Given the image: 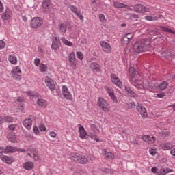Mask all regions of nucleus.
<instances>
[{"label": "nucleus", "mask_w": 175, "mask_h": 175, "mask_svg": "<svg viewBox=\"0 0 175 175\" xmlns=\"http://www.w3.org/2000/svg\"><path fill=\"white\" fill-rule=\"evenodd\" d=\"M19 73H21V69H20V67L17 66L14 68L11 71L12 77H13L14 80H21V75H19Z\"/></svg>", "instance_id": "nucleus-8"}, {"label": "nucleus", "mask_w": 175, "mask_h": 175, "mask_svg": "<svg viewBox=\"0 0 175 175\" xmlns=\"http://www.w3.org/2000/svg\"><path fill=\"white\" fill-rule=\"evenodd\" d=\"M33 132H34L36 135H39V129L38 128V126H33Z\"/></svg>", "instance_id": "nucleus-53"}, {"label": "nucleus", "mask_w": 175, "mask_h": 175, "mask_svg": "<svg viewBox=\"0 0 175 175\" xmlns=\"http://www.w3.org/2000/svg\"><path fill=\"white\" fill-rule=\"evenodd\" d=\"M158 175H166V170L161 168L159 171L157 172Z\"/></svg>", "instance_id": "nucleus-47"}, {"label": "nucleus", "mask_w": 175, "mask_h": 175, "mask_svg": "<svg viewBox=\"0 0 175 175\" xmlns=\"http://www.w3.org/2000/svg\"><path fill=\"white\" fill-rule=\"evenodd\" d=\"M99 19H100V21H105V15L103 14H101L99 15Z\"/></svg>", "instance_id": "nucleus-60"}, {"label": "nucleus", "mask_w": 175, "mask_h": 175, "mask_svg": "<svg viewBox=\"0 0 175 175\" xmlns=\"http://www.w3.org/2000/svg\"><path fill=\"white\" fill-rule=\"evenodd\" d=\"M113 6H114V8H123L124 3L115 1V2L113 3Z\"/></svg>", "instance_id": "nucleus-43"}, {"label": "nucleus", "mask_w": 175, "mask_h": 175, "mask_svg": "<svg viewBox=\"0 0 175 175\" xmlns=\"http://www.w3.org/2000/svg\"><path fill=\"white\" fill-rule=\"evenodd\" d=\"M39 64H40V59H34V65H36V66H39Z\"/></svg>", "instance_id": "nucleus-56"}, {"label": "nucleus", "mask_w": 175, "mask_h": 175, "mask_svg": "<svg viewBox=\"0 0 175 175\" xmlns=\"http://www.w3.org/2000/svg\"><path fill=\"white\" fill-rule=\"evenodd\" d=\"M129 73L131 77L130 81L134 83L137 88H143V85H142V82L137 79V76H139V72L135 69V67H130Z\"/></svg>", "instance_id": "nucleus-2"}, {"label": "nucleus", "mask_w": 175, "mask_h": 175, "mask_svg": "<svg viewBox=\"0 0 175 175\" xmlns=\"http://www.w3.org/2000/svg\"><path fill=\"white\" fill-rule=\"evenodd\" d=\"M66 29H67L66 24L59 23L58 25V31L60 33H66Z\"/></svg>", "instance_id": "nucleus-20"}, {"label": "nucleus", "mask_w": 175, "mask_h": 175, "mask_svg": "<svg viewBox=\"0 0 175 175\" xmlns=\"http://www.w3.org/2000/svg\"><path fill=\"white\" fill-rule=\"evenodd\" d=\"M161 31H163L164 32H169L170 33H172L173 35L175 34V31L169 29L168 27H165V26H162L161 27Z\"/></svg>", "instance_id": "nucleus-32"}, {"label": "nucleus", "mask_w": 175, "mask_h": 175, "mask_svg": "<svg viewBox=\"0 0 175 175\" xmlns=\"http://www.w3.org/2000/svg\"><path fill=\"white\" fill-rule=\"evenodd\" d=\"M152 35H154V36H156L154 38V39H158V38H162V36L161 34L158 33V32H157V31L153 33Z\"/></svg>", "instance_id": "nucleus-59"}, {"label": "nucleus", "mask_w": 175, "mask_h": 175, "mask_svg": "<svg viewBox=\"0 0 175 175\" xmlns=\"http://www.w3.org/2000/svg\"><path fill=\"white\" fill-rule=\"evenodd\" d=\"M40 72H47V66L43 64H41L40 65Z\"/></svg>", "instance_id": "nucleus-41"}, {"label": "nucleus", "mask_w": 175, "mask_h": 175, "mask_svg": "<svg viewBox=\"0 0 175 175\" xmlns=\"http://www.w3.org/2000/svg\"><path fill=\"white\" fill-rule=\"evenodd\" d=\"M37 105H38V106H40L41 107H47V102H46L44 99H38L37 100Z\"/></svg>", "instance_id": "nucleus-27"}, {"label": "nucleus", "mask_w": 175, "mask_h": 175, "mask_svg": "<svg viewBox=\"0 0 175 175\" xmlns=\"http://www.w3.org/2000/svg\"><path fill=\"white\" fill-rule=\"evenodd\" d=\"M8 61L12 65H16L17 64V57H16V55H10Z\"/></svg>", "instance_id": "nucleus-23"}, {"label": "nucleus", "mask_w": 175, "mask_h": 175, "mask_svg": "<svg viewBox=\"0 0 175 175\" xmlns=\"http://www.w3.org/2000/svg\"><path fill=\"white\" fill-rule=\"evenodd\" d=\"M160 147H161V150H164V151H166L167 150H172L173 148V145L170 142H165L161 144L160 145Z\"/></svg>", "instance_id": "nucleus-16"}, {"label": "nucleus", "mask_w": 175, "mask_h": 175, "mask_svg": "<svg viewBox=\"0 0 175 175\" xmlns=\"http://www.w3.org/2000/svg\"><path fill=\"white\" fill-rule=\"evenodd\" d=\"M156 140H157V138L155 137H154L153 135H149L148 143H150V144L155 143Z\"/></svg>", "instance_id": "nucleus-42"}, {"label": "nucleus", "mask_w": 175, "mask_h": 175, "mask_svg": "<svg viewBox=\"0 0 175 175\" xmlns=\"http://www.w3.org/2000/svg\"><path fill=\"white\" fill-rule=\"evenodd\" d=\"M42 24H43V19L40 17L33 18L30 23L31 28H34V29L42 27Z\"/></svg>", "instance_id": "nucleus-5"}, {"label": "nucleus", "mask_w": 175, "mask_h": 175, "mask_svg": "<svg viewBox=\"0 0 175 175\" xmlns=\"http://www.w3.org/2000/svg\"><path fill=\"white\" fill-rule=\"evenodd\" d=\"M61 47V41L57 37H53L52 38V45L51 49L53 50H58Z\"/></svg>", "instance_id": "nucleus-11"}, {"label": "nucleus", "mask_w": 175, "mask_h": 175, "mask_svg": "<svg viewBox=\"0 0 175 175\" xmlns=\"http://www.w3.org/2000/svg\"><path fill=\"white\" fill-rule=\"evenodd\" d=\"M69 8L70 9L71 12L75 14V16L81 20V21H83L84 20V16H83V14H81V12L79 10L77 7L76 5H70Z\"/></svg>", "instance_id": "nucleus-7"}, {"label": "nucleus", "mask_w": 175, "mask_h": 175, "mask_svg": "<svg viewBox=\"0 0 175 175\" xmlns=\"http://www.w3.org/2000/svg\"><path fill=\"white\" fill-rule=\"evenodd\" d=\"M4 121L6 122H14V118L13 117L7 116L4 118Z\"/></svg>", "instance_id": "nucleus-38"}, {"label": "nucleus", "mask_w": 175, "mask_h": 175, "mask_svg": "<svg viewBox=\"0 0 175 175\" xmlns=\"http://www.w3.org/2000/svg\"><path fill=\"white\" fill-rule=\"evenodd\" d=\"M16 128H17V124H12L9 125L8 129H10V131H14V129H16Z\"/></svg>", "instance_id": "nucleus-52"}, {"label": "nucleus", "mask_w": 175, "mask_h": 175, "mask_svg": "<svg viewBox=\"0 0 175 175\" xmlns=\"http://www.w3.org/2000/svg\"><path fill=\"white\" fill-rule=\"evenodd\" d=\"M79 133L81 139H84V137L87 136V131H85V129H84V126H83L79 127Z\"/></svg>", "instance_id": "nucleus-19"}, {"label": "nucleus", "mask_w": 175, "mask_h": 175, "mask_svg": "<svg viewBox=\"0 0 175 175\" xmlns=\"http://www.w3.org/2000/svg\"><path fill=\"white\" fill-rule=\"evenodd\" d=\"M151 172H152V173H157V172H158V168H157V167H152V168L151 169Z\"/></svg>", "instance_id": "nucleus-63"}, {"label": "nucleus", "mask_w": 175, "mask_h": 175, "mask_svg": "<svg viewBox=\"0 0 175 175\" xmlns=\"http://www.w3.org/2000/svg\"><path fill=\"white\" fill-rule=\"evenodd\" d=\"M2 20L3 21H6L7 20H9L10 18V12H5L1 16Z\"/></svg>", "instance_id": "nucleus-31"}, {"label": "nucleus", "mask_w": 175, "mask_h": 175, "mask_svg": "<svg viewBox=\"0 0 175 175\" xmlns=\"http://www.w3.org/2000/svg\"><path fill=\"white\" fill-rule=\"evenodd\" d=\"M90 128L94 133H99V129H98V126H96V125L92 124Z\"/></svg>", "instance_id": "nucleus-36"}, {"label": "nucleus", "mask_w": 175, "mask_h": 175, "mask_svg": "<svg viewBox=\"0 0 175 175\" xmlns=\"http://www.w3.org/2000/svg\"><path fill=\"white\" fill-rule=\"evenodd\" d=\"M23 167L26 170H32L33 169V163L32 162H26L23 164Z\"/></svg>", "instance_id": "nucleus-24"}, {"label": "nucleus", "mask_w": 175, "mask_h": 175, "mask_svg": "<svg viewBox=\"0 0 175 175\" xmlns=\"http://www.w3.org/2000/svg\"><path fill=\"white\" fill-rule=\"evenodd\" d=\"M121 42L122 44H126V45L131 43V41L129 40V38L126 36H124V37L121 40Z\"/></svg>", "instance_id": "nucleus-34"}, {"label": "nucleus", "mask_w": 175, "mask_h": 175, "mask_svg": "<svg viewBox=\"0 0 175 175\" xmlns=\"http://www.w3.org/2000/svg\"><path fill=\"white\" fill-rule=\"evenodd\" d=\"M83 57H84V55H83V53H81L80 51L77 53V58H78L81 61H83Z\"/></svg>", "instance_id": "nucleus-45"}, {"label": "nucleus", "mask_w": 175, "mask_h": 175, "mask_svg": "<svg viewBox=\"0 0 175 175\" xmlns=\"http://www.w3.org/2000/svg\"><path fill=\"white\" fill-rule=\"evenodd\" d=\"M126 17H130V18H135V19H137L139 18V16L138 14H129V13H127L126 14Z\"/></svg>", "instance_id": "nucleus-40"}, {"label": "nucleus", "mask_w": 175, "mask_h": 175, "mask_svg": "<svg viewBox=\"0 0 175 175\" xmlns=\"http://www.w3.org/2000/svg\"><path fill=\"white\" fill-rule=\"evenodd\" d=\"M4 10L3 8V4L2 3V2L0 1V13H2Z\"/></svg>", "instance_id": "nucleus-62"}, {"label": "nucleus", "mask_w": 175, "mask_h": 175, "mask_svg": "<svg viewBox=\"0 0 175 175\" xmlns=\"http://www.w3.org/2000/svg\"><path fill=\"white\" fill-rule=\"evenodd\" d=\"M62 94H63L64 98H66V99H67V100H72L73 99L72 94H70L69 90H68V88H66V86L62 87Z\"/></svg>", "instance_id": "nucleus-13"}, {"label": "nucleus", "mask_w": 175, "mask_h": 175, "mask_svg": "<svg viewBox=\"0 0 175 175\" xmlns=\"http://www.w3.org/2000/svg\"><path fill=\"white\" fill-rule=\"evenodd\" d=\"M156 98H163L165 96V92L158 93L154 94Z\"/></svg>", "instance_id": "nucleus-54"}, {"label": "nucleus", "mask_w": 175, "mask_h": 175, "mask_svg": "<svg viewBox=\"0 0 175 175\" xmlns=\"http://www.w3.org/2000/svg\"><path fill=\"white\" fill-rule=\"evenodd\" d=\"M148 139H150V135H144L142 137V139L144 140V142H146L147 143L148 142Z\"/></svg>", "instance_id": "nucleus-57"}, {"label": "nucleus", "mask_w": 175, "mask_h": 175, "mask_svg": "<svg viewBox=\"0 0 175 175\" xmlns=\"http://www.w3.org/2000/svg\"><path fill=\"white\" fill-rule=\"evenodd\" d=\"M111 99H112L113 102H114L115 103H118V100H117V97H116V95H114V93L113 94H111V96H109Z\"/></svg>", "instance_id": "nucleus-51"}, {"label": "nucleus", "mask_w": 175, "mask_h": 175, "mask_svg": "<svg viewBox=\"0 0 175 175\" xmlns=\"http://www.w3.org/2000/svg\"><path fill=\"white\" fill-rule=\"evenodd\" d=\"M29 157H31V158H33L34 161H38L39 160V156L38 155V152H31V153L27 154Z\"/></svg>", "instance_id": "nucleus-28"}, {"label": "nucleus", "mask_w": 175, "mask_h": 175, "mask_svg": "<svg viewBox=\"0 0 175 175\" xmlns=\"http://www.w3.org/2000/svg\"><path fill=\"white\" fill-rule=\"evenodd\" d=\"M23 126L25 128H27L28 131L32 128V120L31 119H25L23 122Z\"/></svg>", "instance_id": "nucleus-18"}, {"label": "nucleus", "mask_w": 175, "mask_h": 175, "mask_svg": "<svg viewBox=\"0 0 175 175\" xmlns=\"http://www.w3.org/2000/svg\"><path fill=\"white\" fill-rule=\"evenodd\" d=\"M167 85H169V83L166 81H164L157 86V88L161 91H163V90L166 89V87H167Z\"/></svg>", "instance_id": "nucleus-26"}, {"label": "nucleus", "mask_w": 175, "mask_h": 175, "mask_svg": "<svg viewBox=\"0 0 175 175\" xmlns=\"http://www.w3.org/2000/svg\"><path fill=\"white\" fill-rule=\"evenodd\" d=\"M50 136H51V137H55V136H57V134L55 133V132L51 131L50 133Z\"/></svg>", "instance_id": "nucleus-64"}, {"label": "nucleus", "mask_w": 175, "mask_h": 175, "mask_svg": "<svg viewBox=\"0 0 175 175\" xmlns=\"http://www.w3.org/2000/svg\"><path fill=\"white\" fill-rule=\"evenodd\" d=\"M111 79L112 80V83H113L116 87H118V88H121V87H122V82L120 81V78L117 77L116 74H111Z\"/></svg>", "instance_id": "nucleus-10"}, {"label": "nucleus", "mask_w": 175, "mask_h": 175, "mask_svg": "<svg viewBox=\"0 0 175 175\" xmlns=\"http://www.w3.org/2000/svg\"><path fill=\"white\" fill-rule=\"evenodd\" d=\"M91 139L92 140H96V142H99V137H98V135H91Z\"/></svg>", "instance_id": "nucleus-58"}, {"label": "nucleus", "mask_w": 175, "mask_h": 175, "mask_svg": "<svg viewBox=\"0 0 175 175\" xmlns=\"http://www.w3.org/2000/svg\"><path fill=\"white\" fill-rule=\"evenodd\" d=\"M136 109L137 111L140 113L142 117H146V116H147V110L146 109V107L142 105L137 103Z\"/></svg>", "instance_id": "nucleus-14"}, {"label": "nucleus", "mask_w": 175, "mask_h": 175, "mask_svg": "<svg viewBox=\"0 0 175 175\" xmlns=\"http://www.w3.org/2000/svg\"><path fill=\"white\" fill-rule=\"evenodd\" d=\"M90 69L94 72V73H96L98 72H100V65L96 62H92L90 64Z\"/></svg>", "instance_id": "nucleus-15"}, {"label": "nucleus", "mask_w": 175, "mask_h": 175, "mask_svg": "<svg viewBox=\"0 0 175 175\" xmlns=\"http://www.w3.org/2000/svg\"><path fill=\"white\" fill-rule=\"evenodd\" d=\"M124 36H126V37L129 38V40L131 42H132V38H133L134 34H133V33H126V34L124 35Z\"/></svg>", "instance_id": "nucleus-49"}, {"label": "nucleus", "mask_w": 175, "mask_h": 175, "mask_svg": "<svg viewBox=\"0 0 175 175\" xmlns=\"http://www.w3.org/2000/svg\"><path fill=\"white\" fill-rule=\"evenodd\" d=\"M62 42L66 46H68V47H72V46H73V43H72V42L68 41V40L65 39L64 38H62Z\"/></svg>", "instance_id": "nucleus-33"}, {"label": "nucleus", "mask_w": 175, "mask_h": 175, "mask_svg": "<svg viewBox=\"0 0 175 175\" xmlns=\"http://www.w3.org/2000/svg\"><path fill=\"white\" fill-rule=\"evenodd\" d=\"M145 20H147L148 21H157V20H158V17L148 16H145Z\"/></svg>", "instance_id": "nucleus-35"}, {"label": "nucleus", "mask_w": 175, "mask_h": 175, "mask_svg": "<svg viewBox=\"0 0 175 175\" xmlns=\"http://www.w3.org/2000/svg\"><path fill=\"white\" fill-rule=\"evenodd\" d=\"M100 44L105 53H109L111 51V46L110 44L105 41H100Z\"/></svg>", "instance_id": "nucleus-12"}, {"label": "nucleus", "mask_w": 175, "mask_h": 175, "mask_svg": "<svg viewBox=\"0 0 175 175\" xmlns=\"http://www.w3.org/2000/svg\"><path fill=\"white\" fill-rule=\"evenodd\" d=\"M16 151H17V148L11 146H7L5 148H3V152H16Z\"/></svg>", "instance_id": "nucleus-21"}, {"label": "nucleus", "mask_w": 175, "mask_h": 175, "mask_svg": "<svg viewBox=\"0 0 175 175\" xmlns=\"http://www.w3.org/2000/svg\"><path fill=\"white\" fill-rule=\"evenodd\" d=\"M4 47H6V43L3 40H0V50H3Z\"/></svg>", "instance_id": "nucleus-50"}, {"label": "nucleus", "mask_w": 175, "mask_h": 175, "mask_svg": "<svg viewBox=\"0 0 175 175\" xmlns=\"http://www.w3.org/2000/svg\"><path fill=\"white\" fill-rule=\"evenodd\" d=\"M42 8H44V9H49V8H50V3L47 1H44L42 3Z\"/></svg>", "instance_id": "nucleus-48"}, {"label": "nucleus", "mask_w": 175, "mask_h": 175, "mask_svg": "<svg viewBox=\"0 0 175 175\" xmlns=\"http://www.w3.org/2000/svg\"><path fill=\"white\" fill-rule=\"evenodd\" d=\"M103 155H105L107 159H114V154L113 153L106 151V150H102Z\"/></svg>", "instance_id": "nucleus-22"}, {"label": "nucleus", "mask_w": 175, "mask_h": 175, "mask_svg": "<svg viewBox=\"0 0 175 175\" xmlns=\"http://www.w3.org/2000/svg\"><path fill=\"white\" fill-rule=\"evenodd\" d=\"M71 159L77 163H81V165H87L88 163V159L85 156L81 155L79 153H72L71 154Z\"/></svg>", "instance_id": "nucleus-3"}, {"label": "nucleus", "mask_w": 175, "mask_h": 175, "mask_svg": "<svg viewBox=\"0 0 175 175\" xmlns=\"http://www.w3.org/2000/svg\"><path fill=\"white\" fill-rule=\"evenodd\" d=\"M137 105L135 104V102L127 103L124 105L126 110H131L132 109H135Z\"/></svg>", "instance_id": "nucleus-25"}, {"label": "nucleus", "mask_w": 175, "mask_h": 175, "mask_svg": "<svg viewBox=\"0 0 175 175\" xmlns=\"http://www.w3.org/2000/svg\"><path fill=\"white\" fill-rule=\"evenodd\" d=\"M45 83L46 84V87H48L51 91H54V90H55L54 81H53V79H51L49 76L45 77Z\"/></svg>", "instance_id": "nucleus-9"}, {"label": "nucleus", "mask_w": 175, "mask_h": 175, "mask_svg": "<svg viewBox=\"0 0 175 175\" xmlns=\"http://www.w3.org/2000/svg\"><path fill=\"white\" fill-rule=\"evenodd\" d=\"M105 90L107 92V94H109V96H110L111 95H113L114 94V91H113V89L111 88H105Z\"/></svg>", "instance_id": "nucleus-44"}, {"label": "nucleus", "mask_w": 175, "mask_h": 175, "mask_svg": "<svg viewBox=\"0 0 175 175\" xmlns=\"http://www.w3.org/2000/svg\"><path fill=\"white\" fill-rule=\"evenodd\" d=\"M97 105L103 111H109L110 110V105H109L106 100L103 98H98Z\"/></svg>", "instance_id": "nucleus-4"}, {"label": "nucleus", "mask_w": 175, "mask_h": 175, "mask_svg": "<svg viewBox=\"0 0 175 175\" xmlns=\"http://www.w3.org/2000/svg\"><path fill=\"white\" fill-rule=\"evenodd\" d=\"M149 152L150 154V155H155V154H157V151H155L154 149L153 148H151L150 150H149Z\"/></svg>", "instance_id": "nucleus-61"}, {"label": "nucleus", "mask_w": 175, "mask_h": 175, "mask_svg": "<svg viewBox=\"0 0 175 175\" xmlns=\"http://www.w3.org/2000/svg\"><path fill=\"white\" fill-rule=\"evenodd\" d=\"M160 135L162 136V137H167V136L170 135V132L164 130L160 133Z\"/></svg>", "instance_id": "nucleus-39"}, {"label": "nucleus", "mask_w": 175, "mask_h": 175, "mask_svg": "<svg viewBox=\"0 0 175 175\" xmlns=\"http://www.w3.org/2000/svg\"><path fill=\"white\" fill-rule=\"evenodd\" d=\"M125 92H126L128 96H131V98H137V94L133 91L132 89L129 87L125 88Z\"/></svg>", "instance_id": "nucleus-17"}, {"label": "nucleus", "mask_w": 175, "mask_h": 175, "mask_svg": "<svg viewBox=\"0 0 175 175\" xmlns=\"http://www.w3.org/2000/svg\"><path fill=\"white\" fill-rule=\"evenodd\" d=\"M39 129L42 131V132H44V131H46V126H44V124H41L39 125Z\"/></svg>", "instance_id": "nucleus-55"}, {"label": "nucleus", "mask_w": 175, "mask_h": 175, "mask_svg": "<svg viewBox=\"0 0 175 175\" xmlns=\"http://www.w3.org/2000/svg\"><path fill=\"white\" fill-rule=\"evenodd\" d=\"M73 59H76V55L75 53H71L68 56V61H73Z\"/></svg>", "instance_id": "nucleus-46"}, {"label": "nucleus", "mask_w": 175, "mask_h": 175, "mask_svg": "<svg viewBox=\"0 0 175 175\" xmlns=\"http://www.w3.org/2000/svg\"><path fill=\"white\" fill-rule=\"evenodd\" d=\"M68 61L71 68H72V69H76V65H77V62L76 61V59L73 60H68Z\"/></svg>", "instance_id": "nucleus-37"}, {"label": "nucleus", "mask_w": 175, "mask_h": 175, "mask_svg": "<svg viewBox=\"0 0 175 175\" xmlns=\"http://www.w3.org/2000/svg\"><path fill=\"white\" fill-rule=\"evenodd\" d=\"M133 10L134 12H136V13L139 14L148 13L149 12L148 8L142 4H136L135 5H134Z\"/></svg>", "instance_id": "nucleus-6"}, {"label": "nucleus", "mask_w": 175, "mask_h": 175, "mask_svg": "<svg viewBox=\"0 0 175 175\" xmlns=\"http://www.w3.org/2000/svg\"><path fill=\"white\" fill-rule=\"evenodd\" d=\"M8 140L9 142H11V143H16V135H14V133H11L8 135Z\"/></svg>", "instance_id": "nucleus-29"}, {"label": "nucleus", "mask_w": 175, "mask_h": 175, "mask_svg": "<svg viewBox=\"0 0 175 175\" xmlns=\"http://www.w3.org/2000/svg\"><path fill=\"white\" fill-rule=\"evenodd\" d=\"M150 44H151V42L148 38L139 40L134 44L133 50L134 51H135V53H139L148 51Z\"/></svg>", "instance_id": "nucleus-1"}, {"label": "nucleus", "mask_w": 175, "mask_h": 175, "mask_svg": "<svg viewBox=\"0 0 175 175\" xmlns=\"http://www.w3.org/2000/svg\"><path fill=\"white\" fill-rule=\"evenodd\" d=\"M1 159L3 162H5V163H12V160L8 156H1Z\"/></svg>", "instance_id": "nucleus-30"}]
</instances>
